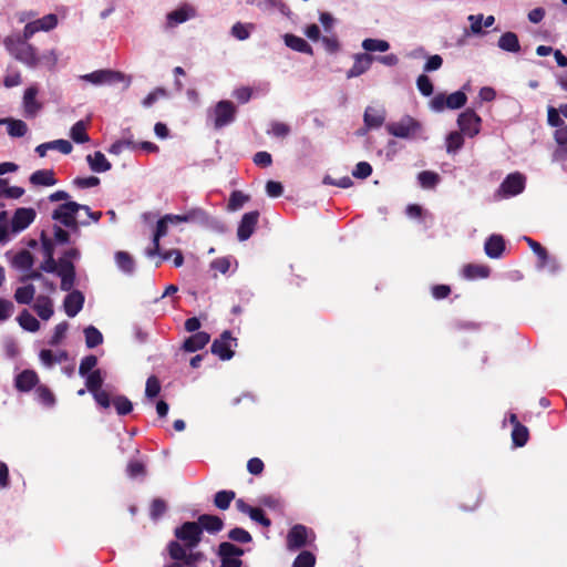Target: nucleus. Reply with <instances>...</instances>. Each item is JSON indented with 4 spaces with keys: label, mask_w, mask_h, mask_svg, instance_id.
Masks as SVG:
<instances>
[{
    "label": "nucleus",
    "mask_w": 567,
    "mask_h": 567,
    "mask_svg": "<svg viewBox=\"0 0 567 567\" xmlns=\"http://www.w3.org/2000/svg\"><path fill=\"white\" fill-rule=\"evenodd\" d=\"M174 535L186 548L193 549L202 540V527L196 522H185L175 528Z\"/></svg>",
    "instance_id": "5"
},
{
    "label": "nucleus",
    "mask_w": 567,
    "mask_h": 567,
    "mask_svg": "<svg viewBox=\"0 0 567 567\" xmlns=\"http://www.w3.org/2000/svg\"><path fill=\"white\" fill-rule=\"evenodd\" d=\"M308 529L303 525H295L287 535V546L290 550H296L307 544Z\"/></svg>",
    "instance_id": "19"
},
{
    "label": "nucleus",
    "mask_w": 567,
    "mask_h": 567,
    "mask_svg": "<svg viewBox=\"0 0 567 567\" xmlns=\"http://www.w3.org/2000/svg\"><path fill=\"white\" fill-rule=\"evenodd\" d=\"M80 207V204L76 202H65L53 210L52 219L61 223L64 227L78 231L80 223L76 220V214ZM81 225L86 226L89 221L83 220Z\"/></svg>",
    "instance_id": "2"
},
{
    "label": "nucleus",
    "mask_w": 567,
    "mask_h": 567,
    "mask_svg": "<svg viewBox=\"0 0 567 567\" xmlns=\"http://www.w3.org/2000/svg\"><path fill=\"white\" fill-rule=\"evenodd\" d=\"M185 223L207 226L210 223L209 215L202 208H192L184 214Z\"/></svg>",
    "instance_id": "33"
},
{
    "label": "nucleus",
    "mask_w": 567,
    "mask_h": 567,
    "mask_svg": "<svg viewBox=\"0 0 567 567\" xmlns=\"http://www.w3.org/2000/svg\"><path fill=\"white\" fill-rule=\"evenodd\" d=\"M236 494L234 491H219L214 496V505L221 511H226L229 508Z\"/></svg>",
    "instance_id": "42"
},
{
    "label": "nucleus",
    "mask_w": 567,
    "mask_h": 567,
    "mask_svg": "<svg viewBox=\"0 0 567 567\" xmlns=\"http://www.w3.org/2000/svg\"><path fill=\"white\" fill-rule=\"evenodd\" d=\"M69 329V323L66 321L60 322L55 326L53 334L49 340V344L52 347L59 346L61 341L65 338L66 331Z\"/></svg>",
    "instance_id": "51"
},
{
    "label": "nucleus",
    "mask_w": 567,
    "mask_h": 567,
    "mask_svg": "<svg viewBox=\"0 0 567 567\" xmlns=\"http://www.w3.org/2000/svg\"><path fill=\"white\" fill-rule=\"evenodd\" d=\"M485 254L492 258H499L505 250V240L502 235H491L484 244Z\"/></svg>",
    "instance_id": "20"
},
{
    "label": "nucleus",
    "mask_w": 567,
    "mask_h": 567,
    "mask_svg": "<svg viewBox=\"0 0 567 567\" xmlns=\"http://www.w3.org/2000/svg\"><path fill=\"white\" fill-rule=\"evenodd\" d=\"M168 224L169 223L165 219V216L157 221L153 237V247L146 251L148 257L159 254V239L167 235Z\"/></svg>",
    "instance_id": "29"
},
{
    "label": "nucleus",
    "mask_w": 567,
    "mask_h": 567,
    "mask_svg": "<svg viewBox=\"0 0 567 567\" xmlns=\"http://www.w3.org/2000/svg\"><path fill=\"white\" fill-rule=\"evenodd\" d=\"M417 181L421 187L425 189H432L440 183L441 177L433 171H423L419 173Z\"/></svg>",
    "instance_id": "40"
},
{
    "label": "nucleus",
    "mask_w": 567,
    "mask_h": 567,
    "mask_svg": "<svg viewBox=\"0 0 567 567\" xmlns=\"http://www.w3.org/2000/svg\"><path fill=\"white\" fill-rule=\"evenodd\" d=\"M467 102V96L462 91H456L449 95L444 93H437L430 101V106L435 112H443L445 109L458 110L463 107Z\"/></svg>",
    "instance_id": "3"
},
{
    "label": "nucleus",
    "mask_w": 567,
    "mask_h": 567,
    "mask_svg": "<svg viewBox=\"0 0 567 567\" xmlns=\"http://www.w3.org/2000/svg\"><path fill=\"white\" fill-rule=\"evenodd\" d=\"M33 310L42 320H49L53 316V302L50 297L40 295L33 305Z\"/></svg>",
    "instance_id": "27"
},
{
    "label": "nucleus",
    "mask_w": 567,
    "mask_h": 567,
    "mask_svg": "<svg viewBox=\"0 0 567 567\" xmlns=\"http://www.w3.org/2000/svg\"><path fill=\"white\" fill-rule=\"evenodd\" d=\"M158 255L161 256L162 260L173 259L174 266L177 268L184 264V256L179 249L167 250L163 254L159 252Z\"/></svg>",
    "instance_id": "59"
},
{
    "label": "nucleus",
    "mask_w": 567,
    "mask_h": 567,
    "mask_svg": "<svg viewBox=\"0 0 567 567\" xmlns=\"http://www.w3.org/2000/svg\"><path fill=\"white\" fill-rule=\"evenodd\" d=\"M29 181L35 186H53L58 183L53 169H38L31 174Z\"/></svg>",
    "instance_id": "28"
},
{
    "label": "nucleus",
    "mask_w": 567,
    "mask_h": 567,
    "mask_svg": "<svg viewBox=\"0 0 567 567\" xmlns=\"http://www.w3.org/2000/svg\"><path fill=\"white\" fill-rule=\"evenodd\" d=\"M258 210L248 212L243 215L237 228V237L240 241H245L251 237L258 224Z\"/></svg>",
    "instance_id": "14"
},
{
    "label": "nucleus",
    "mask_w": 567,
    "mask_h": 567,
    "mask_svg": "<svg viewBox=\"0 0 567 567\" xmlns=\"http://www.w3.org/2000/svg\"><path fill=\"white\" fill-rule=\"evenodd\" d=\"M30 38H25V31L22 35H11L4 39V45L9 53L18 61L24 63L30 68L39 65V56L35 49L28 43Z\"/></svg>",
    "instance_id": "1"
},
{
    "label": "nucleus",
    "mask_w": 567,
    "mask_h": 567,
    "mask_svg": "<svg viewBox=\"0 0 567 567\" xmlns=\"http://www.w3.org/2000/svg\"><path fill=\"white\" fill-rule=\"evenodd\" d=\"M529 439V431L527 426L522 423H517L512 430V441L516 447H523L526 445Z\"/></svg>",
    "instance_id": "36"
},
{
    "label": "nucleus",
    "mask_w": 567,
    "mask_h": 567,
    "mask_svg": "<svg viewBox=\"0 0 567 567\" xmlns=\"http://www.w3.org/2000/svg\"><path fill=\"white\" fill-rule=\"evenodd\" d=\"M489 274L491 269L486 265L467 264L463 268V276L470 280L484 279L487 278Z\"/></svg>",
    "instance_id": "32"
},
{
    "label": "nucleus",
    "mask_w": 567,
    "mask_h": 567,
    "mask_svg": "<svg viewBox=\"0 0 567 567\" xmlns=\"http://www.w3.org/2000/svg\"><path fill=\"white\" fill-rule=\"evenodd\" d=\"M284 41L289 49L296 52L313 55L312 47L305 39L298 35L287 33L284 35Z\"/></svg>",
    "instance_id": "24"
},
{
    "label": "nucleus",
    "mask_w": 567,
    "mask_h": 567,
    "mask_svg": "<svg viewBox=\"0 0 567 567\" xmlns=\"http://www.w3.org/2000/svg\"><path fill=\"white\" fill-rule=\"evenodd\" d=\"M231 341H236V339L231 337L230 331L226 330L220 334L218 339L214 340L210 350L221 360H230L234 357V351L231 350Z\"/></svg>",
    "instance_id": "11"
},
{
    "label": "nucleus",
    "mask_w": 567,
    "mask_h": 567,
    "mask_svg": "<svg viewBox=\"0 0 567 567\" xmlns=\"http://www.w3.org/2000/svg\"><path fill=\"white\" fill-rule=\"evenodd\" d=\"M249 517L260 524L264 527H269L271 525V520L265 515V512L259 507H254Z\"/></svg>",
    "instance_id": "64"
},
{
    "label": "nucleus",
    "mask_w": 567,
    "mask_h": 567,
    "mask_svg": "<svg viewBox=\"0 0 567 567\" xmlns=\"http://www.w3.org/2000/svg\"><path fill=\"white\" fill-rule=\"evenodd\" d=\"M167 509V505L164 499L162 498H154L151 508H150V516L153 520H157L159 517H162Z\"/></svg>",
    "instance_id": "54"
},
{
    "label": "nucleus",
    "mask_w": 567,
    "mask_h": 567,
    "mask_svg": "<svg viewBox=\"0 0 567 567\" xmlns=\"http://www.w3.org/2000/svg\"><path fill=\"white\" fill-rule=\"evenodd\" d=\"M461 132H451L446 137V152L454 154L462 148L464 145V137Z\"/></svg>",
    "instance_id": "43"
},
{
    "label": "nucleus",
    "mask_w": 567,
    "mask_h": 567,
    "mask_svg": "<svg viewBox=\"0 0 567 567\" xmlns=\"http://www.w3.org/2000/svg\"><path fill=\"white\" fill-rule=\"evenodd\" d=\"M236 112V106L233 102L227 100L217 102L210 114L215 130H220L234 122Z\"/></svg>",
    "instance_id": "4"
},
{
    "label": "nucleus",
    "mask_w": 567,
    "mask_h": 567,
    "mask_svg": "<svg viewBox=\"0 0 567 567\" xmlns=\"http://www.w3.org/2000/svg\"><path fill=\"white\" fill-rule=\"evenodd\" d=\"M19 324L27 331L37 332L40 329L39 320L27 309H23L18 317Z\"/></svg>",
    "instance_id": "35"
},
{
    "label": "nucleus",
    "mask_w": 567,
    "mask_h": 567,
    "mask_svg": "<svg viewBox=\"0 0 567 567\" xmlns=\"http://www.w3.org/2000/svg\"><path fill=\"white\" fill-rule=\"evenodd\" d=\"M372 174V166L368 162H359L353 172L352 175L355 178L365 179Z\"/></svg>",
    "instance_id": "61"
},
{
    "label": "nucleus",
    "mask_w": 567,
    "mask_h": 567,
    "mask_svg": "<svg viewBox=\"0 0 567 567\" xmlns=\"http://www.w3.org/2000/svg\"><path fill=\"white\" fill-rule=\"evenodd\" d=\"M39 64L44 65L49 70H53L58 63V54L54 50H51L47 53H43L41 56H39Z\"/></svg>",
    "instance_id": "63"
},
{
    "label": "nucleus",
    "mask_w": 567,
    "mask_h": 567,
    "mask_svg": "<svg viewBox=\"0 0 567 567\" xmlns=\"http://www.w3.org/2000/svg\"><path fill=\"white\" fill-rule=\"evenodd\" d=\"M118 415H127L133 410L132 402L125 395H116L112 400Z\"/></svg>",
    "instance_id": "45"
},
{
    "label": "nucleus",
    "mask_w": 567,
    "mask_h": 567,
    "mask_svg": "<svg viewBox=\"0 0 567 567\" xmlns=\"http://www.w3.org/2000/svg\"><path fill=\"white\" fill-rule=\"evenodd\" d=\"M196 523L202 527V532L206 530L212 534H216L224 528L223 519L216 515L203 514Z\"/></svg>",
    "instance_id": "23"
},
{
    "label": "nucleus",
    "mask_w": 567,
    "mask_h": 567,
    "mask_svg": "<svg viewBox=\"0 0 567 567\" xmlns=\"http://www.w3.org/2000/svg\"><path fill=\"white\" fill-rule=\"evenodd\" d=\"M161 391V383L155 375H151L146 381L145 395L153 399L158 395Z\"/></svg>",
    "instance_id": "57"
},
{
    "label": "nucleus",
    "mask_w": 567,
    "mask_h": 567,
    "mask_svg": "<svg viewBox=\"0 0 567 567\" xmlns=\"http://www.w3.org/2000/svg\"><path fill=\"white\" fill-rule=\"evenodd\" d=\"M525 176L520 173H512L503 181L499 186V192L506 196H516L525 188Z\"/></svg>",
    "instance_id": "12"
},
{
    "label": "nucleus",
    "mask_w": 567,
    "mask_h": 567,
    "mask_svg": "<svg viewBox=\"0 0 567 567\" xmlns=\"http://www.w3.org/2000/svg\"><path fill=\"white\" fill-rule=\"evenodd\" d=\"M498 47L503 51L517 53L520 51L519 40L516 33L507 31L498 39Z\"/></svg>",
    "instance_id": "31"
},
{
    "label": "nucleus",
    "mask_w": 567,
    "mask_h": 567,
    "mask_svg": "<svg viewBox=\"0 0 567 567\" xmlns=\"http://www.w3.org/2000/svg\"><path fill=\"white\" fill-rule=\"evenodd\" d=\"M248 200H249V196L248 195H245L241 190H234L230 194V197H229V200H228V209L229 210H238Z\"/></svg>",
    "instance_id": "48"
},
{
    "label": "nucleus",
    "mask_w": 567,
    "mask_h": 567,
    "mask_svg": "<svg viewBox=\"0 0 567 567\" xmlns=\"http://www.w3.org/2000/svg\"><path fill=\"white\" fill-rule=\"evenodd\" d=\"M197 10L190 3H183L177 9L171 11L166 16V28L173 29L190 19L196 18Z\"/></svg>",
    "instance_id": "10"
},
{
    "label": "nucleus",
    "mask_w": 567,
    "mask_h": 567,
    "mask_svg": "<svg viewBox=\"0 0 567 567\" xmlns=\"http://www.w3.org/2000/svg\"><path fill=\"white\" fill-rule=\"evenodd\" d=\"M58 24V18L55 14H47L41 19L29 22L24 27L25 38H31L38 31H50Z\"/></svg>",
    "instance_id": "16"
},
{
    "label": "nucleus",
    "mask_w": 567,
    "mask_h": 567,
    "mask_svg": "<svg viewBox=\"0 0 567 567\" xmlns=\"http://www.w3.org/2000/svg\"><path fill=\"white\" fill-rule=\"evenodd\" d=\"M39 381L38 374L32 370H24L16 378V388L21 392L32 390Z\"/></svg>",
    "instance_id": "25"
},
{
    "label": "nucleus",
    "mask_w": 567,
    "mask_h": 567,
    "mask_svg": "<svg viewBox=\"0 0 567 567\" xmlns=\"http://www.w3.org/2000/svg\"><path fill=\"white\" fill-rule=\"evenodd\" d=\"M82 79L93 84H111L126 81L125 89H127L131 84V79H126L124 73L113 70H97L92 73L83 75Z\"/></svg>",
    "instance_id": "9"
},
{
    "label": "nucleus",
    "mask_w": 567,
    "mask_h": 567,
    "mask_svg": "<svg viewBox=\"0 0 567 567\" xmlns=\"http://www.w3.org/2000/svg\"><path fill=\"white\" fill-rule=\"evenodd\" d=\"M482 118L473 109H466L457 117L460 132L468 137L476 136L481 131Z\"/></svg>",
    "instance_id": "7"
},
{
    "label": "nucleus",
    "mask_w": 567,
    "mask_h": 567,
    "mask_svg": "<svg viewBox=\"0 0 567 567\" xmlns=\"http://www.w3.org/2000/svg\"><path fill=\"white\" fill-rule=\"evenodd\" d=\"M374 56L369 53L354 54V62L353 65L348 70L347 78L352 79L362 75L371 68Z\"/></svg>",
    "instance_id": "18"
},
{
    "label": "nucleus",
    "mask_w": 567,
    "mask_h": 567,
    "mask_svg": "<svg viewBox=\"0 0 567 567\" xmlns=\"http://www.w3.org/2000/svg\"><path fill=\"white\" fill-rule=\"evenodd\" d=\"M167 549H168V554H169L171 558L174 560H177V561L178 560L183 561L187 554L185 545L183 546L177 540L169 542Z\"/></svg>",
    "instance_id": "49"
},
{
    "label": "nucleus",
    "mask_w": 567,
    "mask_h": 567,
    "mask_svg": "<svg viewBox=\"0 0 567 567\" xmlns=\"http://www.w3.org/2000/svg\"><path fill=\"white\" fill-rule=\"evenodd\" d=\"M1 125H7L8 134L11 137H23L29 131L25 122L13 117L0 118Z\"/></svg>",
    "instance_id": "21"
},
{
    "label": "nucleus",
    "mask_w": 567,
    "mask_h": 567,
    "mask_svg": "<svg viewBox=\"0 0 567 567\" xmlns=\"http://www.w3.org/2000/svg\"><path fill=\"white\" fill-rule=\"evenodd\" d=\"M86 161L89 163L90 168L95 173H104L111 169L112 165L106 159L105 155L96 151L94 154H90L86 156Z\"/></svg>",
    "instance_id": "30"
},
{
    "label": "nucleus",
    "mask_w": 567,
    "mask_h": 567,
    "mask_svg": "<svg viewBox=\"0 0 567 567\" xmlns=\"http://www.w3.org/2000/svg\"><path fill=\"white\" fill-rule=\"evenodd\" d=\"M363 121L368 128H378L385 121V112L382 109L368 106L364 111Z\"/></svg>",
    "instance_id": "22"
},
{
    "label": "nucleus",
    "mask_w": 567,
    "mask_h": 567,
    "mask_svg": "<svg viewBox=\"0 0 567 567\" xmlns=\"http://www.w3.org/2000/svg\"><path fill=\"white\" fill-rule=\"evenodd\" d=\"M316 564V556L308 550L301 551L292 563V567H313Z\"/></svg>",
    "instance_id": "50"
},
{
    "label": "nucleus",
    "mask_w": 567,
    "mask_h": 567,
    "mask_svg": "<svg viewBox=\"0 0 567 567\" xmlns=\"http://www.w3.org/2000/svg\"><path fill=\"white\" fill-rule=\"evenodd\" d=\"M84 300V295L80 290L69 292L63 301V309L66 316L75 317L82 310Z\"/></svg>",
    "instance_id": "17"
},
{
    "label": "nucleus",
    "mask_w": 567,
    "mask_h": 567,
    "mask_svg": "<svg viewBox=\"0 0 567 567\" xmlns=\"http://www.w3.org/2000/svg\"><path fill=\"white\" fill-rule=\"evenodd\" d=\"M420 123L413 118L412 116H404L398 122H392L386 125V131L389 134L400 137V138H409L416 134L420 131Z\"/></svg>",
    "instance_id": "6"
},
{
    "label": "nucleus",
    "mask_w": 567,
    "mask_h": 567,
    "mask_svg": "<svg viewBox=\"0 0 567 567\" xmlns=\"http://www.w3.org/2000/svg\"><path fill=\"white\" fill-rule=\"evenodd\" d=\"M416 86H417V90L421 92V94L424 96H430L433 94L434 89H433L432 81L425 74L419 75V78L416 79Z\"/></svg>",
    "instance_id": "56"
},
{
    "label": "nucleus",
    "mask_w": 567,
    "mask_h": 567,
    "mask_svg": "<svg viewBox=\"0 0 567 567\" xmlns=\"http://www.w3.org/2000/svg\"><path fill=\"white\" fill-rule=\"evenodd\" d=\"M362 48L367 52H385L390 49V43L385 40L368 38L362 41Z\"/></svg>",
    "instance_id": "44"
},
{
    "label": "nucleus",
    "mask_w": 567,
    "mask_h": 567,
    "mask_svg": "<svg viewBox=\"0 0 567 567\" xmlns=\"http://www.w3.org/2000/svg\"><path fill=\"white\" fill-rule=\"evenodd\" d=\"M228 538L233 542H237V543H241V544H247L252 540L251 535L246 529H244L241 527H235V528L230 529L228 533Z\"/></svg>",
    "instance_id": "52"
},
{
    "label": "nucleus",
    "mask_w": 567,
    "mask_h": 567,
    "mask_svg": "<svg viewBox=\"0 0 567 567\" xmlns=\"http://www.w3.org/2000/svg\"><path fill=\"white\" fill-rule=\"evenodd\" d=\"M210 340L207 332L199 331L192 334L184 341L183 349L187 352H195L203 349Z\"/></svg>",
    "instance_id": "26"
},
{
    "label": "nucleus",
    "mask_w": 567,
    "mask_h": 567,
    "mask_svg": "<svg viewBox=\"0 0 567 567\" xmlns=\"http://www.w3.org/2000/svg\"><path fill=\"white\" fill-rule=\"evenodd\" d=\"M38 93L39 89L37 85H31L24 91L22 103L24 116L28 118L35 117L43 107L42 103L37 101Z\"/></svg>",
    "instance_id": "13"
},
{
    "label": "nucleus",
    "mask_w": 567,
    "mask_h": 567,
    "mask_svg": "<svg viewBox=\"0 0 567 567\" xmlns=\"http://www.w3.org/2000/svg\"><path fill=\"white\" fill-rule=\"evenodd\" d=\"M290 126L282 122H272L271 130L268 132L276 137H286L290 134Z\"/></svg>",
    "instance_id": "62"
},
{
    "label": "nucleus",
    "mask_w": 567,
    "mask_h": 567,
    "mask_svg": "<svg viewBox=\"0 0 567 567\" xmlns=\"http://www.w3.org/2000/svg\"><path fill=\"white\" fill-rule=\"evenodd\" d=\"M35 394L38 399L47 406H52L55 402L54 394L52 391L45 385H39L35 389Z\"/></svg>",
    "instance_id": "53"
},
{
    "label": "nucleus",
    "mask_w": 567,
    "mask_h": 567,
    "mask_svg": "<svg viewBox=\"0 0 567 567\" xmlns=\"http://www.w3.org/2000/svg\"><path fill=\"white\" fill-rule=\"evenodd\" d=\"M85 377H86L85 388L91 394L95 393L96 391L102 390L101 388H102L104 379L102 377V371L100 369L93 370L91 373H87Z\"/></svg>",
    "instance_id": "37"
},
{
    "label": "nucleus",
    "mask_w": 567,
    "mask_h": 567,
    "mask_svg": "<svg viewBox=\"0 0 567 567\" xmlns=\"http://www.w3.org/2000/svg\"><path fill=\"white\" fill-rule=\"evenodd\" d=\"M34 295L35 288L33 285L29 284L16 289L14 299L20 305H30L34 299Z\"/></svg>",
    "instance_id": "34"
},
{
    "label": "nucleus",
    "mask_w": 567,
    "mask_h": 567,
    "mask_svg": "<svg viewBox=\"0 0 567 567\" xmlns=\"http://www.w3.org/2000/svg\"><path fill=\"white\" fill-rule=\"evenodd\" d=\"M244 555V549L229 542H223L218 546V556L220 558H239Z\"/></svg>",
    "instance_id": "38"
},
{
    "label": "nucleus",
    "mask_w": 567,
    "mask_h": 567,
    "mask_svg": "<svg viewBox=\"0 0 567 567\" xmlns=\"http://www.w3.org/2000/svg\"><path fill=\"white\" fill-rule=\"evenodd\" d=\"M560 114L559 110L554 106H548L547 123L555 128L565 125L566 123L561 120Z\"/></svg>",
    "instance_id": "60"
},
{
    "label": "nucleus",
    "mask_w": 567,
    "mask_h": 567,
    "mask_svg": "<svg viewBox=\"0 0 567 567\" xmlns=\"http://www.w3.org/2000/svg\"><path fill=\"white\" fill-rule=\"evenodd\" d=\"M251 24H244L241 22H237L231 28V34L238 40H246L250 35Z\"/></svg>",
    "instance_id": "58"
},
{
    "label": "nucleus",
    "mask_w": 567,
    "mask_h": 567,
    "mask_svg": "<svg viewBox=\"0 0 567 567\" xmlns=\"http://www.w3.org/2000/svg\"><path fill=\"white\" fill-rule=\"evenodd\" d=\"M524 240L537 256V267L539 269H547L550 272H556L559 269V265L556 258L549 256L547 249L543 247L538 241L532 239L530 237H524Z\"/></svg>",
    "instance_id": "8"
},
{
    "label": "nucleus",
    "mask_w": 567,
    "mask_h": 567,
    "mask_svg": "<svg viewBox=\"0 0 567 567\" xmlns=\"http://www.w3.org/2000/svg\"><path fill=\"white\" fill-rule=\"evenodd\" d=\"M12 264L19 269L30 270L34 264V257L29 250L23 249L16 254Z\"/></svg>",
    "instance_id": "39"
},
{
    "label": "nucleus",
    "mask_w": 567,
    "mask_h": 567,
    "mask_svg": "<svg viewBox=\"0 0 567 567\" xmlns=\"http://www.w3.org/2000/svg\"><path fill=\"white\" fill-rule=\"evenodd\" d=\"M85 344L92 349L100 346L103 342V334L94 326H89L84 329Z\"/></svg>",
    "instance_id": "41"
},
{
    "label": "nucleus",
    "mask_w": 567,
    "mask_h": 567,
    "mask_svg": "<svg viewBox=\"0 0 567 567\" xmlns=\"http://www.w3.org/2000/svg\"><path fill=\"white\" fill-rule=\"evenodd\" d=\"M115 260L124 272L131 274L134 270V260L131 255L126 251H117L115 254Z\"/></svg>",
    "instance_id": "46"
},
{
    "label": "nucleus",
    "mask_w": 567,
    "mask_h": 567,
    "mask_svg": "<svg viewBox=\"0 0 567 567\" xmlns=\"http://www.w3.org/2000/svg\"><path fill=\"white\" fill-rule=\"evenodd\" d=\"M37 213L33 208H18L12 217V231L20 233L28 228L35 219Z\"/></svg>",
    "instance_id": "15"
},
{
    "label": "nucleus",
    "mask_w": 567,
    "mask_h": 567,
    "mask_svg": "<svg viewBox=\"0 0 567 567\" xmlns=\"http://www.w3.org/2000/svg\"><path fill=\"white\" fill-rule=\"evenodd\" d=\"M97 364V358L94 354H90L84 357L81 360L79 367V374L81 377H85L87 373H91Z\"/></svg>",
    "instance_id": "55"
},
{
    "label": "nucleus",
    "mask_w": 567,
    "mask_h": 567,
    "mask_svg": "<svg viewBox=\"0 0 567 567\" xmlns=\"http://www.w3.org/2000/svg\"><path fill=\"white\" fill-rule=\"evenodd\" d=\"M71 137L75 143H86L90 141V137L86 133V126L83 121L76 122L71 127Z\"/></svg>",
    "instance_id": "47"
}]
</instances>
